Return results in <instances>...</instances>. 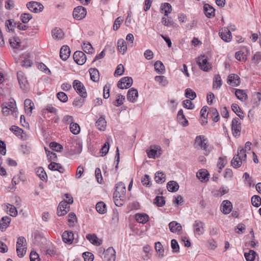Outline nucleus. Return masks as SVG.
I'll return each instance as SVG.
<instances>
[{
	"label": "nucleus",
	"mask_w": 261,
	"mask_h": 261,
	"mask_svg": "<svg viewBox=\"0 0 261 261\" xmlns=\"http://www.w3.org/2000/svg\"><path fill=\"white\" fill-rule=\"evenodd\" d=\"M98 255L103 261H115L116 252L113 247H109L106 250L103 247L98 249Z\"/></svg>",
	"instance_id": "nucleus-1"
},
{
	"label": "nucleus",
	"mask_w": 261,
	"mask_h": 261,
	"mask_svg": "<svg viewBox=\"0 0 261 261\" xmlns=\"http://www.w3.org/2000/svg\"><path fill=\"white\" fill-rule=\"evenodd\" d=\"M195 146L196 148L204 150V154L208 155L212 150L213 147H210L208 141L204 136H197L195 139Z\"/></svg>",
	"instance_id": "nucleus-2"
},
{
	"label": "nucleus",
	"mask_w": 261,
	"mask_h": 261,
	"mask_svg": "<svg viewBox=\"0 0 261 261\" xmlns=\"http://www.w3.org/2000/svg\"><path fill=\"white\" fill-rule=\"evenodd\" d=\"M246 151L243 148L239 147L238 149V153L235 155L231 161V166L235 168H239L243 162L246 160Z\"/></svg>",
	"instance_id": "nucleus-3"
},
{
	"label": "nucleus",
	"mask_w": 261,
	"mask_h": 261,
	"mask_svg": "<svg viewBox=\"0 0 261 261\" xmlns=\"http://www.w3.org/2000/svg\"><path fill=\"white\" fill-rule=\"evenodd\" d=\"M27 242L25 239L23 237H19L16 242V252L18 257H22L27 252Z\"/></svg>",
	"instance_id": "nucleus-4"
},
{
	"label": "nucleus",
	"mask_w": 261,
	"mask_h": 261,
	"mask_svg": "<svg viewBox=\"0 0 261 261\" xmlns=\"http://www.w3.org/2000/svg\"><path fill=\"white\" fill-rule=\"evenodd\" d=\"M197 62L199 68L204 71L207 72L212 68V64L208 61V58L205 55L199 57Z\"/></svg>",
	"instance_id": "nucleus-5"
},
{
	"label": "nucleus",
	"mask_w": 261,
	"mask_h": 261,
	"mask_svg": "<svg viewBox=\"0 0 261 261\" xmlns=\"http://www.w3.org/2000/svg\"><path fill=\"white\" fill-rule=\"evenodd\" d=\"M125 186L122 182H119L116 185V190L114 193V198H119L124 199L125 197Z\"/></svg>",
	"instance_id": "nucleus-6"
},
{
	"label": "nucleus",
	"mask_w": 261,
	"mask_h": 261,
	"mask_svg": "<svg viewBox=\"0 0 261 261\" xmlns=\"http://www.w3.org/2000/svg\"><path fill=\"white\" fill-rule=\"evenodd\" d=\"M73 87L76 92L83 98L87 97V94L83 84L77 80L73 82Z\"/></svg>",
	"instance_id": "nucleus-7"
},
{
	"label": "nucleus",
	"mask_w": 261,
	"mask_h": 261,
	"mask_svg": "<svg viewBox=\"0 0 261 261\" xmlns=\"http://www.w3.org/2000/svg\"><path fill=\"white\" fill-rule=\"evenodd\" d=\"M231 130L232 135L235 137H239L241 134V123L239 118H233L231 122Z\"/></svg>",
	"instance_id": "nucleus-8"
},
{
	"label": "nucleus",
	"mask_w": 261,
	"mask_h": 261,
	"mask_svg": "<svg viewBox=\"0 0 261 261\" xmlns=\"http://www.w3.org/2000/svg\"><path fill=\"white\" fill-rule=\"evenodd\" d=\"M161 149L159 146H151L149 149L146 150V153L149 158L156 159L161 154Z\"/></svg>",
	"instance_id": "nucleus-9"
},
{
	"label": "nucleus",
	"mask_w": 261,
	"mask_h": 261,
	"mask_svg": "<svg viewBox=\"0 0 261 261\" xmlns=\"http://www.w3.org/2000/svg\"><path fill=\"white\" fill-rule=\"evenodd\" d=\"M87 14L86 8L82 6H78L74 8L73 16L77 20H81L85 17Z\"/></svg>",
	"instance_id": "nucleus-10"
},
{
	"label": "nucleus",
	"mask_w": 261,
	"mask_h": 261,
	"mask_svg": "<svg viewBox=\"0 0 261 261\" xmlns=\"http://www.w3.org/2000/svg\"><path fill=\"white\" fill-rule=\"evenodd\" d=\"M133 79L131 77L126 76L121 79L118 82V88L123 89L129 88L133 84Z\"/></svg>",
	"instance_id": "nucleus-11"
},
{
	"label": "nucleus",
	"mask_w": 261,
	"mask_h": 261,
	"mask_svg": "<svg viewBox=\"0 0 261 261\" xmlns=\"http://www.w3.org/2000/svg\"><path fill=\"white\" fill-rule=\"evenodd\" d=\"M204 223L200 220H197L193 224L194 232L196 236H200L204 232Z\"/></svg>",
	"instance_id": "nucleus-12"
},
{
	"label": "nucleus",
	"mask_w": 261,
	"mask_h": 261,
	"mask_svg": "<svg viewBox=\"0 0 261 261\" xmlns=\"http://www.w3.org/2000/svg\"><path fill=\"white\" fill-rule=\"evenodd\" d=\"M27 6L31 11L35 13L41 12L44 9L43 6L41 3L34 1L29 2Z\"/></svg>",
	"instance_id": "nucleus-13"
},
{
	"label": "nucleus",
	"mask_w": 261,
	"mask_h": 261,
	"mask_svg": "<svg viewBox=\"0 0 261 261\" xmlns=\"http://www.w3.org/2000/svg\"><path fill=\"white\" fill-rule=\"evenodd\" d=\"M69 206L67 200H63L59 203L57 209V215L59 216H62L66 215L69 211Z\"/></svg>",
	"instance_id": "nucleus-14"
},
{
	"label": "nucleus",
	"mask_w": 261,
	"mask_h": 261,
	"mask_svg": "<svg viewBox=\"0 0 261 261\" xmlns=\"http://www.w3.org/2000/svg\"><path fill=\"white\" fill-rule=\"evenodd\" d=\"M74 61L79 65H83L86 61L85 54L81 51H76L73 55Z\"/></svg>",
	"instance_id": "nucleus-15"
},
{
	"label": "nucleus",
	"mask_w": 261,
	"mask_h": 261,
	"mask_svg": "<svg viewBox=\"0 0 261 261\" xmlns=\"http://www.w3.org/2000/svg\"><path fill=\"white\" fill-rule=\"evenodd\" d=\"M17 79L20 88L22 90H25L28 88V83L24 73L21 71L17 72Z\"/></svg>",
	"instance_id": "nucleus-16"
},
{
	"label": "nucleus",
	"mask_w": 261,
	"mask_h": 261,
	"mask_svg": "<svg viewBox=\"0 0 261 261\" xmlns=\"http://www.w3.org/2000/svg\"><path fill=\"white\" fill-rule=\"evenodd\" d=\"M232 205L228 200H224L221 203L220 210L224 214H228L232 210Z\"/></svg>",
	"instance_id": "nucleus-17"
},
{
	"label": "nucleus",
	"mask_w": 261,
	"mask_h": 261,
	"mask_svg": "<svg viewBox=\"0 0 261 261\" xmlns=\"http://www.w3.org/2000/svg\"><path fill=\"white\" fill-rule=\"evenodd\" d=\"M138 97V93L137 89L132 88L128 90L127 94V99L132 102H135Z\"/></svg>",
	"instance_id": "nucleus-18"
},
{
	"label": "nucleus",
	"mask_w": 261,
	"mask_h": 261,
	"mask_svg": "<svg viewBox=\"0 0 261 261\" xmlns=\"http://www.w3.org/2000/svg\"><path fill=\"white\" fill-rule=\"evenodd\" d=\"M203 10L205 16L208 18H212L215 16V9L210 5L205 4L203 6Z\"/></svg>",
	"instance_id": "nucleus-19"
},
{
	"label": "nucleus",
	"mask_w": 261,
	"mask_h": 261,
	"mask_svg": "<svg viewBox=\"0 0 261 261\" xmlns=\"http://www.w3.org/2000/svg\"><path fill=\"white\" fill-rule=\"evenodd\" d=\"M70 55V50L69 47L67 45L63 46L60 49V53L61 59L63 61H66L68 59Z\"/></svg>",
	"instance_id": "nucleus-20"
},
{
	"label": "nucleus",
	"mask_w": 261,
	"mask_h": 261,
	"mask_svg": "<svg viewBox=\"0 0 261 261\" xmlns=\"http://www.w3.org/2000/svg\"><path fill=\"white\" fill-rule=\"evenodd\" d=\"M62 239L65 243L72 244L74 240V234L72 231H65L62 234Z\"/></svg>",
	"instance_id": "nucleus-21"
},
{
	"label": "nucleus",
	"mask_w": 261,
	"mask_h": 261,
	"mask_svg": "<svg viewBox=\"0 0 261 261\" xmlns=\"http://www.w3.org/2000/svg\"><path fill=\"white\" fill-rule=\"evenodd\" d=\"M227 83L233 87L238 86L240 83L239 76L235 74H230L228 77Z\"/></svg>",
	"instance_id": "nucleus-22"
},
{
	"label": "nucleus",
	"mask_w": 261,
	"mask_h": 261,
	"mask_svg": "<svg viewBox=\"0 0 261 261\" xmlns=\"http://www.w3.org/2000/svg\"><path fill=\"white\" fill-rule=\"evenodd\" d=\"M51 35L54 39L56 40H61L64 37V33L62 29L59 28H55L51 31Z\"/></svg>",
	"instance_id": "nucleus-23"
},
{
	"label": "nucleus",
	"mask_w": 261,
	"mask_h": 261,
	"mask_svg": "<svg viewBox=\"0 0 261 261\" xmlns=\"http://www.w3.org/2000/svg\"><path fill=\"white\" fill-rule=\"evenodd\" d=\"M170 230L173 233H179L182 229L180 224L176 221H172L169 224Z\"/></svg>",
	"instance_id": "nucleus-24"
},
{
	"label": "nucleus",
	"mask_w": 261,
	"mask_h": 261,
	"mask_svg": "<svg viewBox=\"0 0 261 261\" xmlns=\"http://www.w3.org/2000/svg\"><path fill=\"white\" fill-rule=\"evenodd\" d=\"M219 34L221 39L225 42H229L231 39V32L227 28H225L221 32L219 33Z\"/></svg>",
	"instance_id": "nucleus-25"
},
{
	"label": "nucleus",
	"mask_w": 261,
	"mask_h": 261,
	"mask_svg": "<svg viewBox=\"0 0 261 261\" xmlns=\"http://www.w3.org/2000/svg\"><path fill=\"white\" fill-rule=\"evenodd\" d=\"M24 110L25 113L31 115L32 110L34 108V104L30 99H26L24 102Z\"/></svg>",
	"instance_id": "nucleus-26"
},
{
	"label": "nucleus",
	"mask_w": 261,
	"mask_h": 261,
	"mask_svg": "<svg viewBox=\"0 0 261 261\" xmlns=\"http://www.w3.org/2000/svg\"><path fill=\"white\" fill-rule=\"evenodd\" d=\"M208 175L209 174L205 169H200L196 174L197 177L201 181L208 180Z\"/></svg>",
	"instance_id": "nucleus-27"
},
{
	"label": "nucleus",
	"mask_w": 261,
	"mask_h": 261,
	"mask_svg": "<svg viewBox=\"0 0 261 261\" xmlns=\"http://www.w3.org/2000/svg\"><path fill=\"white\" fill-rule=\"evenodd\" d=\"M49 170L53 171H58L60 173H63L65 171L64 168L59 163L53 162H51L48 166Z\"/></svg>",
	"instance_id": "nucleus-28"
},
{
	"label": "nucleus",
	"mask_w": 261,
	"mask_h": 261,
	"mask_svg": "<svg viewBox=\"0 0 261 261\" xmlns=\"http://www.w3.org/2000/svg\"><path fill=\"white\" fill-rule=\"evenodd\" d=\"M86 238L92 244L96 246H100L102 243V241L98 240V238L94 234H88L86 236Z\"/></svg>",
	"instance_id": "nucleus-29"
},
{
	"label": "nucleus",
	"mask_w": 261,
	"mask_h": 261,
	"mask_svg": "<svg viewBox=\"0 0 261 261\" xmlns=\"http://www.w3.org/2000/svg\"><path fill=\"white\" fill-rule=\"evenodd\" d=\"M135 219L138 223L145 224L148 221L149 217L146 214L137 213L135 215Z\"/></svg>",
	"instance_id": "nucleus-30"
},
{
	"label": "nucleus",
	"mask_w": 261,
	"mask_h": 261,
	"mask_svg": "<svg viewBox=\"0 0 261 261\" xmlns=\"http://www.w3.org/2000/svg\"><path fill=\"white\" fill-rule=\"evenodd\" d=\"M107 126V122L103 117H100L96 122V126L100 130H105Z\"/></svg>",
	"instance_id": "nucleus-31"
},
{
	"label": "nucleus",
	"mask_w": 261,
	"mask_h": 261,
	"mask_svg": "<svg viewBox=\"0 0 261 261\" xmlns=\"http://www.w3.org/2000/svg\"><path fill=\"white\" fill-rule=\"evenodd\" d=\"M9 43L10 46L13 48L18 49L20 47L21 42L20 39L18 37H14L9 39Z\"/></svg>",
	"instance_id": "nucleus-32"
},
{
	"label": "nucleus",
	"mask_w": 261,
	"mask_h": 261,
	"mask_svg": "<svg viewBox=\"0 0 261 261\" xmlns=\"http://www.w3.org/2000/svg\"><path fill=\"white\" fill-rule=\"evenodd\" d=\"M11 222V218L8 216L3 217L0 221V226L1 227V231L5 230L6 228L9 226Z\"/></svg>",
	"instance_id": "nucleus-33"
},
{
	"label": "nucleus",
	"mask_w": 261,
	"mask_h": 261,
	"mask_svg": "<svg viewBox=\"0 0 261 261\" xmlns=\"http://www.w3.org/2000/svg\"><path fill=\"white\" fill-rule=\"evenodd\" d=\"M118 49L120 53L124 54L127 50V45L125 41L123 39H120L118 40Z\"/></svg>",
	"instance_id": "nucleus-34"
},
{
	"label": "nucleus",
	"mask_w": 261,
	"mask_h": 261,
	"mask_svg": "<svg viewBox=\"0 0 261 261\" xmlns=\"http://www.w3.org/2000/svg\"><path fill=\"white\" fill-rule=\"evenodd\" d=\"M37 175L43 181L46 180L47 179V174L44 169L39 167L35 169Z\"/></svg>",
	"instance_id": "nucleus-35"
},
{
	"label": "nucleus",
	"mask_w": 261,
	"mask_h": 261,
	"mask_svg": "<svg viewBox=\"0 0 261 261\" xmlns=\"http://www.w3.org/2000/svg\"><path fill=\"white\" fill-rule=\"evenodd\" d=\"M222 85V81L219 74H216L213 79V86L214 88L219 89Z\"/></svg>",
	"instance_id": "nucleus-36"
},
{
	"label": "nucleus",
	"mask_w": 261,
	"mask_h": 261,
	"mask_svg": "<svg viewBox=\"0 0 261 261\" xmlns=\"http://www.w3.org/2000/svg\"><path fill=\"white\" fill-rule=\"evenodd\" d=\"M167 188L169 192H174L178 190L179 185L175 181H170L167 183Z\"/></svg>",
	"instance_id": "nucleus-37"
},
{
	"label": "nucleus",
	"mask_w": 261,
	"mask_h": 261,
	"mask_svg": "<svg viewBox=\"0 0 261 261\" xmlns=\"http://www.w3.org/2000/svg\"><path fill=\"white\" fill-rule=\"evenodd\" d=\"M235 94L237 97L242 101H245L247 98V95L243 90L237 89Z\"/></svg>",
	"instance_id": "nucleus-38"
},
{
	"label": "nucleus",
	"mask_w": 261,
	"mask_h": 261,
	"mask_svg": "<svg viewBox=\"0 0 261 261\" xmlns=\"http://www.w3.org/2000/svg\"><path fill=\"white\" fill-rule=\"evenodd\" d=\"M209 115L214 122H217L219 120V114L216 108H212L209 110Z\"/></svg>",
	"instance_id": "nucleus-39"
},
{
	"label": "nucleus",
	"mask_w": 261,
	"mask_h": 261,
	"mask_svg": "<svg viewBox=\"0 0 261 261\" xmlns=\"http://www.w3.org/2000/svg\"><path fill=\"white\" fill-rule=\"evenodd\" d=\"M154 180L158 184H162L165 181L166 176L162 172H157L155 174Z\"/></svg>",
	"instance_id": "nucleus-40"
},
{
	"label": "nucleus",
	"mask_w": 261,
	"mask_h": 261,
	"mask_svg": "<svg viewBox=\"0 0 261 261\" xmlns=\"http://www.w3.org/2000/svg\"><path fill=\"white\" fill-rule=\"evenodd\" d=\"M231 109L239 117V119H243L244 116L243 115V112L237 104L233 103L231 106Z\"/></svg>",
	"instance_id": "nucleus-41"
},
{
	"label": "nucleus",
	"mask_w": 261,
	"mask_h": 261,
	"mask_svg": "<svg viewBox=\"0 0 261 261\" xmlns=\"http://www.w3.org/2000/svg\"><path fill=\"white\" fill-rule=\"evenodd\" d=\"M91 79L94 82H97L99 80V72L96 68H91L89 69Z\"/></svg>",
	"instance_id": "nucleus-42"
},
{
	"label": "nucleus",
	"mask_w": 261,
	"mask_h": 261,
	"mask_svg": "<svg viewBox=\"0 0 261 261\" xmlns=\"http://www.w3.org/2000/svg\"><path fill=\"white\" fill-rule=\"evenodd\" d=\"M96 209L98 213L103 214L106 213V205L103 202H98L96 205Z\"/></svg>",
	"instance_id": "nucleus-43"
},
{
	"label": "nucleus",
	"mask_w": 261,
	"mask_h": 261,
	"mask_svg": "<svg viewBox=\"0 0 261 261\" xmlns=\"http://www.w3.org/2000/svg\"><path fill=\"white\" fill-rule=\"evenodd\" d=\"M154 80L162 86H166L168 84V81L166 77L163 75L156 76L154 77Z\"/></svg>",
	"instance_id": "nucleus-44"
},
{
	"label": "nucleus",
	"mask_w": 261,
	"mask_h": 261,
	"mask_svg": "<svg viewBox=\"0 0 261 261\" xmlns=\"http://www.w3.org/2000/svg\"><path fill=\"white\" fill-rule=\"evenodd\" d=\"M6 206V211L7 213H9L10 216L12 217H15L17 215V211L16 208L14 205L8 204Z\"/></svg>",
	"instance_id": "nucleus-45"
},
{
	"label": "nucleus",
	"mask_w": 261,
	"mask_h": 261,
	"mask_svg": "<svg viewBox=\"0 0 261 261\" xmlns=\"http://www.w3.org/2000/svg\"><path fill=\"white\" fill-rule=\"evenodd\" d=\"M17 23L13 19H9L6 21L5 26L9 31H13L16 28Z\"/></svg>",
	"instance_id": "nucleus-46"
},
{
	"label": "nucleus",
	"mask_w": 261,
	"mask_h": 261,
	"mask_svg": "<svg viewBox=\"0 0 261 261\" xmlns=\"http://www.w3.org/2000/svg\"><path fill=\"white\" fill-rule=\"evenodd\" d=\"M155 249L159 257H162L164 256V250L163 248V246L160 242L155 243Z\"/></svg>",
	"instance_id": "nucleus-47"
},
{
	"label": "nucleus",
	"mask_w": 261,
	"mask_h": 261,
	"mask_svg": "<svg viewBox=\"0 0 261 261\" xmlns=\"http://www.w3.org/2000/svg\"><path fill=\"white\" fill-rule=\"evenodd\" d=\"M10 130L13 132L15 135L17 136L18 138H23V136H22V134H23V130L16 126H12L11 128H10Z\"/></svg>",
	"instance_id": "nucleus-48"
},
{
	"label": "nucleus",
	"mask_w": 261,
	"mask_h": 261,
	"mask_svg": "<svg viewBox=\"0 0 261 261\" xmlns=\"http://www.w3.org/2000/svg\"><path fill=\"white\" fill-rule=\"evenodd\" d=\"M83 50L87 54H93L94 53V48L92 45L89 43H84L82 45Z\"/></svg>",
	"instance_id": "nucleus-49"
},
{
	"label": "nucleus",
	"mask_w": 261,
	"mask_h": 261,
	"mask_svg": "<svg viewBox=\"0 0 261 261\" xmlns=\"http://www.w3.org/2000/svg\"><path fill=\"white\" fill-rule=\"evenodd\" d=\"M161 10L164 11V15L168 16V14L171 12L172 8L170 4L165 3L161 7Z\"/></svg>",
	"instance_id": "nucleus-50"
},
{
	"label": "nucleus",
	"mask_w": 261,
	"mask_h": 261,
	"mask_svg": "<svg viewBox=\"0 0 261 261\" xmlns=\"http://www.w3.org/2000/svg\"><path fill=\"white\" fill-rule=\"evenodd\" d=\"M70 130L74 135H77L80 132V125L76 123H71L70 125Z\"/></svg>",
	"instance_id": "nucleus-51"
},
{
	"label": "nucleus",
	"mask_w": 261,
	"mask_h": 261,
	"mask_svg": "<svg viewBox=\"0 0 261 261\" xmlns=\"http://www.w3.org/2000/svg\"><path fill=\"white\" fill-rule=\"evenodd\" d=\"M154 66L155 70L158 72L163 73L165 71V66L160 61H156Z\"/></svg>",
	"instance_id": "nucleus-52"
},
{
	"label": "nucleus",
	"mask_w": 261,
	"mask_h": 261,
	"mask_svg": "<svg viewBox=\"0 0 261 261\" xmlns=\"http://www.w3.org/2000/svg\"><path fill=\"white\" fill-rule=\"evenodd\" d=\"M256 253L254 251L250 250L249 252L244 253L245 257L247 261H253L255 257Z\"/></svg>",
	"instance_id": "nucleus-53"
},
{
	"label": "nucleus",
	"mask_w": 261,
	"mask_h": 261,
	"mask_svg": "<svg viewBox=\"0 0 261 261\" xmlns=\"http://www.w3.org/2000/svg\"><path fill=\"white\" fill-rule=\"evenodd\" d=\"M153 203L159 207H162L165 204V200L163 196H157L154 199Z\"/></svg>",
	"instance_id": "nucleus-54"
},
{
	"label": "nucleus",
	"mask_w": 261,
	"mask_h": 261,
	"mask_svg": "<svg viewBox=\"0 0 261 261\" xmlns=\"http://www.w3.org/2000/svg\"><path fill=\"white\" fill-rule=\"evenodd\" d=\"M185 96L190 100H193L196 97V94L190 88H187L185 91Z\"/></svg>",
	"instance_id": "nucleus-55"
},
{
	"label": "nucleus",
	"mask_w": 261,
	"mask_h": 261,
	"mask_svg": "<svg viewBox=\"0 0 261 261\" xmlns=\"http://www.w3.org/2000/svg\"><path fill=\"white\" fill-rule=\"evenodd\" d=\"M252 204L255 207H258L261 204V198L258 195H254L251 198Z\"/></svg>",
	"instance_id": "nucleus-56"
},
{
	"label": "nucleus",
	"mask_w": 261,
	"mask_h": 261,
	"mask_svg": "<svg viewBox=\"0 0 261 261\" xmlns=\"http://www.w3.org/2000/svg\"><path fill=\"white\" fill-rule=\"evenodd\" d=\"M207 108L208 107L207 106H204L202 108V109L200 110V116L202 118H203V119H204V120H202V124L207 123V121L205 120L208 114H209V112H207Z\"/></svg>",
	"instance_id": "nucleus-57"
},
{
	"label": "nucleus",
	"mask_w": 261,
	"mask_h": 261,
	"mask_svg": "<svg viewBox=\"0 0 261 261\" xmlns=\"http://www.w3.org/2000/svg\"><path fill=\"white\" fill-rule=\"evenodd\" d=\"M177 118L179 121L181 120H184V122H181L183 126H186L188 125V121L186 118L185 115H184V112L182 110H180L177 114Z\"/></svg>",
	"instance_id": "nucleus-58"
},
{
	"label": "nucleus",
	"mask_w": 261,
	"mask_h": 261,
	"mask_svg": "<svg viewBox=\"0 0 261 261\" xmlns=\"http://www.w3.org/2000/svg\"><path fill=\"white\" fill-rule=\"evenodd\" d=\"M84 103V98L80 97H77L75 98L73 101V106L74 107L80 108H81Z\"/></svg>",
	"instance_id": "nucleus-59"
},
{
	"label": "nucleus",
	"mask_w": 261,
	"mask_h": 261,
	"mask_svg": "<svg viewBox=\"0 0 261 261\" xmlns=\"http://www.w3.org/2000/svg\"><path fill=\"white\" fill-rule=\"evenodd\" d=\"M227 163V160L225 156H222L219 158L217 166L220 170H222Z\"/></svg>",
	"instance_id": "nucleus-60"
},
{
	"label": "nucleus",
	"mask_w": 261,
	"mask_h": 261,
	"mask_svg": "<svg viewBox=\"0 0 261 261\" xmlns=\"http://www.w3.org/2000/svg\"><path fill=\"white\" fill-rule=\"evenodd\" d=\"M68 221L69 224V226H73L74 224L77 221L76 216L73 213H70L68 215Z\"/></svg>",
	"instance_id": "nucleus-61"
},
{
	"label": "nucleus",
	"mask_w": 261,
	"mask_h": 261,
	"mask_svg": "<svg viewBox=\"0 0 261 261\" xmlns=\"http://www.w3.org/2000/svg\"><path fill=\"white\" fill-rule=\"evenodd\" d=\"M125 100V97L122 95L119 94L117 96V98L116 99L115 101L113 102L114 105L116 107H119L123 103V102Z\"/></svg>",
	"instance_id": "nucleus-62"
},
{
	"label": "nucleus",
	"mask_w": 261,
	"mask_h": 261,
	"mask_svg": "<svg viewBox=\"0 0 261 261\" xmlns=\"http://www.w3.org/2000/svg\"><path fill=\"white\" fill-rule=\"evenodd\" d=\"M123 21V19L121 17H117L114 21V23L113 25V30L114 31H117V30H118Z\"/></svg>",
	"instance_id": "nucleus-63"
},
{
	"label": "nucleus",
	"mask_w": 261,
	"mask_h": 261,
	"mask_svg": "<svg viewBox=\"0 0 261 261\" xmlns=\"http://www.w3.org/2000/svg\"><path fill=\"white\" fill-rule=\"evenodd\" d=\"M49 147L56 151H60L63 149L62 145L55 142H51Z\"/></svg>",
	"instance_id": "nucleus-64"
}]
</instances>
